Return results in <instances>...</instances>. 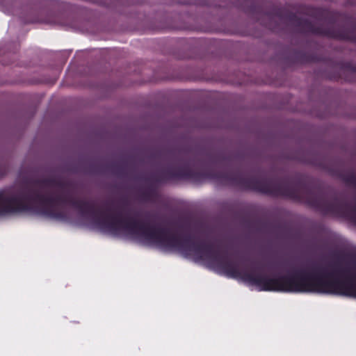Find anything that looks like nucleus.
<instances>
[{"mask_svg": "<svg viewBox=\"0 0 356 356\" xmlns=\"http://www.w3.org/2000/svg\"><path fill=\"white\" fill-rule=\"evenodd\" d=\"M223 273L257 291L331 293L356 298V281L316 270H301L287 276L268 277L259 270L228 264Z\"/></svg>", "mask_w": 356, "mask_h": 356, "instance_id": "nucleus-1", "label": "nucleus"}, {"mask_svg": "<svg viewBox=\"0 0 356 356\" xmlns=\"http://www.w3.org/2000/svg\"><path fill=\"white\" fill-rule=\"evenodd\" d=\"M99 228L114 235L127 233L145 243L164 249H166L167 241L170 240L165 230L152 229L138 222L125 223L124 220L118 219L111 220L108 225H100Z\"/></svg>", "mask_w": 356, "mask_h": 356, "instance_id": "nucleus-2", "label": "nucleus"}, {"mask_svg": "<svg viewBox=\"0 0 356 356\" xmlns=\"http://www.w3.org/2000/svg\"><path fill=\"white\" fill-rule=\"evenodd\" d=\"M40 200L23 189L10 188L0 191V216L33 210Z\"/></svg>", "mask_w": 356, "mask_h": 356, "instance_id": "nucleus-3", "label": "nucleus"}]
</instances>
